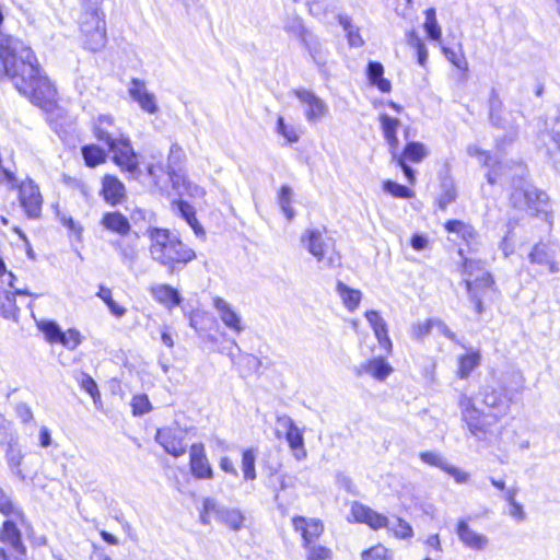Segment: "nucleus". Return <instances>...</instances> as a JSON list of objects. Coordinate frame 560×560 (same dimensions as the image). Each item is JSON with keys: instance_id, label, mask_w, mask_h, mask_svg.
<instances>
[{"instance_id": "f257e3e1", "label": "nucleus", "mask_w": 560, "mask_h": 560, "mask_svg": "<svg viewBox=\"0 0 560 560\" xmlns=\"http://www.w3.org/2000/svg\"><path fill=\"white\" fill-rule=\"evenodd\" d=\"M0 66L15 89L34 105L46 112L55 108L57 90L42 72L31 47L16 38L8 37L0 43Z\"/></svg>"}, {"instance_id": "f03ea898", "label": "nucleus", "mask_w": 560, "mask_h": 560, "mask_svg": "<svg viewBox=\"0 0 560 560\" xmlns=\"http://www.w3.org/2000/svg\"><path fill=\"white\" fill-rule=\"evenodd\" d=\"M149 252L152 260L165 267L170 273L196 258L195 250L166 229L151 231Z\"/></svg>"}, {"instance_id": "7ed1b4c3", "label": "nucleus", "mask_w": 560, "mask_h": 560, "mask_svg": "<svg viewBox=\"0 0 560 560\" xmlns=\"http://www.w3.org/2000/svg\"><path fill=\"white\" fill-rule=\"evenodd\" d=\"M458 407L467 430L478 441H489L500 433L498 424L501 418L499 413L478 409L472 398L466 394H460Z\"/></svg>"}, {"instance_id": "20e7f679", "label": "nucleus", "mask_w": 560, "mask_h": 560, "mask_svg": "<svg viewBox=\"0 0 560 560\" xmlns=\"http://www.w3.org/2000/svg\"><path fill=\"white\" fill-rule=\"evenodd\" d=\"M351 515L354 521L365 523L373 529L387 528L396 538L409 539L413 536L411 525L400 517L390 521L383 514H380L366 505L353 503L351 506Z\"/></svg>"}, {"instance_id": "39448f33", "label": "nucleus", "mask_w": 560, "mask_h": 560, "mask_svg": "<svg viewBox=\"0 0 560 560\" xmlns=\"http://www.w3.org/2000/svg\"><path fill=\"white\" fill-rule=\"evenodd\" d=\"M2 174L10 189L19 188V200L26 215L30 219H37L40 215L43 205L38 186L32 179L18 185L14 173L9 170H2Z\"/></svg>"}, {"instance_id": "423d86ee", "label": "nucleus", "mask_w": 560, "mask_h": 560, "mask_svg": "<svg viewBox=\"0 0 560 560\" xmlns=\"http://www.w3.org/2000/svg\"><path fill=\"white\" fill-rule=\"evenodd\" d=\"M113 153V162L131 178H139L141 171L139 168L138 154L135 152L130 139L126 136L121 140L108 147Z\"/></svg>"}, {"instance_id": "0eeeda50", "label": "nucleus", "mask_w": 560, "mask_h": 560, "mask_svg": "<svg viewBox=\"0 0 560 560\" xmlns=\"http://www.w3.org/2000/svg\"><path fill=\"white\" fill-rule=\"evenodd\" d=\"M301 243L313 255L318 262L332 267L335 259L330 256L326 259V255L331 248L330 240L324 235L319 229H308L301 236Z\"/></svg>"}, {"instance_id": "6e6552de", "label": "nucleus", "mask_w": 560, "mask_h": 560, "mask_svg": "<svg viewBox=\"0 0 560 560\" xmlns=\"http://www.w3.org/2000/svg\"><path fill=\"white\" fill-rule=\"evenodd\" d=\"M81 31L85 36L84 45L92 51H98L106 45L105 21L101 14L83 15L80 22Z\"/></svg>"}, {"instance_id": "1a4fd4ad", "label": "nucleus", "mask_w": 560, "mask_h": 560, "mask_svg": "<svg viewBox=\"0 0 560 560\" xmlns=\"http://www.w3.org/2000/svg\"><path fill=\"white\" fill-rule=\"evenodd\" d=\"M511 200L516 208H527L536 213H547V194L533 186L515 189L511 195Z\"/></svg>"}, {"instance_id": "9d476101", "label": "nucleus", "mask_w": 560, "mask_h": 560, "mask_svg": "<svg viewBox=\"0 0 560 560\" xmlns=\"http://www.w3.org/2000/svg\"><path fill=\"white\" fill-rule=\"evenodd\" d=\"M293 93L304 107V116L307 122L316 124L328 115V105L313 91L300 88L295 89Z\"/></svg>"}, {"instance_id": "9b49d317", "label": "nucleus", "mask_w": 560, "mask_h": 560, "mask_svg": "<svg viewBox=\"0 0 560 560\" xmlns=\"http://www.w3.org/2000/svg\"><path fill=\"white\" fill-rule=\"evenodd\" d=\"M185 435L186 431L179 427H165L156 431L155 441L166 453L179 457L187 451V444L184 442Z\"/></svg>"}, {"instance_id": "f8f14e48", "label": "nucleus", "mask_w": 560, "mask_h": 560, "mask_svg": "<svg viewBox=\"0 0 560 560\" xmlns=\"http://www.w3.org/2000/svg\"><path fill=\"white\" fill-rule=\"evenodd\" d=\"M540 142L547 148V154L556 171L560 172V115L550 122L539 135Z\"/></svg>"}, {"instance_id": "ddd939ff", "label": "nucleus", "mask_w": 560, "mask_h": 560, "mask_svg": "<svg viewBox=\"0 0 560 560\" xmlns=\"http://www.w3.org/2000/svg\"><path fill=\"white\" fill-rule=\"evenodd\" d=\"M306 49L311 60L316 66L318 72L327 79L330 73L329 57L330 52L325 44L315 35L307 37L302 44Z\"/></svg>"}, {"instance_id": "4468645a", "label": "nucleus", "mask_w": 560, "mask_h": 560, "mask_svg": "<svg viewBox=\"0 0 560 560\" xmlns=\"http://www.w3.org/2000/svg\"><path fill=\"white\" fill-rule=\"evenodd\" d=\"M213 307L223 325L232 332L240 335L245 330V324L236 308L220 296L213 298Z\"/></svg>"}, {"instance_id": "2eb2a0df", "label": "nucleus", "mask_w": 560, "mask_h": 560, "mask_svg": "<svg viewBox=\"0 0 560 560\" xmlns=\"http://www.w3.org/2000/svg\"><path fill=\"white\" fill-rule=\"evenodd\" d=\"M277 422L287 430L285 440L293 452L294 458L298 460L304 459L306 457V450L304 447L303 432L288 415L278 416Z\"/></svg>"}, {"instance_id": "dca6fc26", "label": "nucleus", "mask_w": 560, "mask_h": 560, "mask_svg": "<svg viewBox=\"0 0 560 560\" xmlns=\"http://www.w3.org/2000/svg\"><path fill=\"white\" fill-rule=\"evenodd\" d=\"M93 132L95 138L104 142L107 147L126 137L120 128L116 126L114 118L109 115H101L97 117L94 122Z\"/></svg>"}, {"instance_id": "f3484780", "label": "nucleus", "mask_w": 560, "mask_h": 560, "mask_svg": "<svg viewBox=\"0 0 560 560\" xmlns=\"http://www.w3.org/2000/svg\"><path fill=\"white\" fill-rule=\"evenodd\" d=\"M189 458L190 471L194 477L198 479L212 478L213 470L201 443H195L190 446Z\"/></svg>"}, {"instance_id": "a211bd4d", "label": "nucleus", "mask_w": 560, "mask_h": 560, "mask_svg": "<svg viewBox=\"0 0 560 560\" xmlns=\"http://www.w3.org/2000/svg\"><path fill=\"white\" fill-rule=\"evenodd\" d=\"M420 458L423 463H425L430 466L440 468L441 470L447 472L458 483H465L468 480L467 472L448 464L447 460L445 459V457L443 455H441L440 453L422 452V453H420Z\"/></svg>"}, {"instance_id": "6ab92c4d", "label": "nucleus", "mask_w": 560, "mask_h": 560, "mask_svg": "<svg viewBox=\"0 0 560 560\" xmlns=\"http://www.w3.org/2000/svg\"><path fill=\"white\" fill-rule=\"evenodd\" d=\"M365 318L371 325L380 346L386 351V353H392L393 343L388 336L387 324L384 318L376 311H368L365 313Z\"/></svg>"}, {"instance_id": "aec40b11", "label": "nucleus", "mask_w": 560, "mask_h": 560, "mask_svg": "<svg viewBox=\"0 0 560 560\" xmlns=\"http://www.w3.org/2000/svg\"><path fill=\"white\" fill-rule=\"evenodd\" d=\"M295 530L301 532L303 546L314 542L323 533L324 526L319 520L298 516L293 518Z\"/></svg>"}, {"instance_id": "412c9836", "label": "nucleus", "mask_w": 560, "mask_h": 560, "mask_svg": "<svg viewBox=\"0 0 560 560\" xmlns=\"http://www.w3.org/2000/svg\"><path fill=\"white\" fill-rule=\"evenodd\" d=\"M480 395L482 396L483 405L491 410L490 412L499 413L500 418L508 412L510 405L504 398L502 388L486 386Z\"/></svg>"}, {"instance_id": "4be33fe9", "label": "nucleus", "mask_w": 560, "mask_h": 560, "mask_svg": "<svg viewBox=\"0 0 560 560\" xmlns=\"http://www.w3.org/2000/svg\"><path fill=\"white\" fill-rule=\"evenodd\" d=\"M138 233L132 240L112 241L110 245L119 253L120 260L128 268H132L139 258Z\"/></svg>"}, {"instance_id": "5701e85b", "label": "nucleus", "mask_w": 560, "mask_h": 560, "mask_svg": "<svg viewBox=\"0 0 560 560\" xmlns=\"http://www.w3.org/2000/svg\"><path fill=\"white\" fill-rule=\"evenodd\" d=\"M532 264L546 266L551 273L559 271L558 264L555 260V252L547 243H537L528 254Z\"/></svg>"}, {"instance_id": "b1692460", "label": "nucleus", "mask_w": 560, "mask_h": 560, "mask_svg": "<svg viewBox=\"0 0 560 560\" xmlns=\"http://www.w3.org/2000/svg\"><path fill=\"white\" fill-rule=\"evenodd\" d=\"M444 226L447 232L455 233L458 236H460L463 241L466 243L469 250H478V234L470 224H467L459 220H448Z\"/></svg>"}, {"instance_id": "393cba45", "label": "nucleus", "mask_w": 560, "mask_h": 560, "mask_svg": "<svg viewBox=\"0 0 560 560\" xmlns=\"http://www.w3.org/2000/svg\"><path fill=\"white\" fill-rule=\"evenodd\" d=\"M392 372L393 368L383 358H374L355 368L358 376L369 374L378 381H384Z\"/></svg>"}, {"instance_id": "a878e982", "label": "nucleus", "mask_w": 560, "mask_h": 560, "mask_svg": "<svg viewBox=\"0 0 560 560\" xmlns=\"http://www.w3.org/2000/svg\"><path fill=\"white\" fill-rule=\"evenodd\" d=\"M130 220L132 224L138 229L136 233L138 235L140 233L147 234L149 238H151L152 230H161L160 228L154 226L156 223V218L154 212L143 209V208H135L130 212Z\"/></svg>"}, {"instance_id": "bb28decb", "label": "nucleus", "mask_w": 560, "mask_h": 560, "mask_svg": "<svg viewBox=\"0 0 560 560\" xmlns=\"http://www.w3.org/2000/svg\"><path fill=\"white\" fill-rule=\"evenodd\" d=\"M459 540L467 547L472 549H483L488 544L485 535L474 532L466 520H460L456 527Z\"/></svg>"}, {"instance_id": "cd10ccee", "label": "nucleus", "mask_w": 560, "mask_h": 560, "mask_svg": "<svg viewBox=\"0 0 560 560\" xmlns=\"http://www.w3.org/2000/svg\"><path fill=\"white\" fill-rule=\"evenodd\" d=\"M102 194L108 203L115 206L119 203L125 196V185L117 177L106 175L102 182Z\"/></svg>"}, {"instance_id": "c85d7f7f", "label": "nucleus", "mask_w": 560, "mask_h": 560, "mask_svg": "<svg viewBox=\"0 0 560 560\" xmlns=\"http://www.w3.org/2000/svg\"><path fill=\"white\" fill-rule=\"evenodd\" d=\"M4 444L7 445L4 450L5 460L9 467L11 468L13 474L21 476L20 466L24 458V454L22 452L21 445L19 444V439L16 434L9 435L8 440L4 441Z\"/></svg>"}, {"instance_id": "c756f323", "label": "nucleus", "mask_w": 560, "mask_h": 560, "mask_svg": "<svg viewBox=\"0 0 560 560\" xmlns=\"http://www.w3.org/2000/svg\"><path fill=\"white\" fill-rule=\"evenodd\" d=\"M390 153L393 160H402L412 163H420L428 156L425 145L417 141L408 142L399 154L397 153V150H393Z\"/></svg>"}, {"instance_id": "7c9ffc66", "label": "nucleus", "mask_w": 560, "mask_h": 560, "mask_svg": "<svg viewBox=\"0 0 560 560\" xmlns=\"http://www.w3.org/2000/svg\"><path fill=\"white\" fill-rule=\"evenodd\" d=\"M102 225L121 236L127 235L130 231L129 220L118 211L106 212L102 218Z\"/></svg>"}, {"instance_id": "2f4dec72", "label": "nucleus", "mask_w": 560, "mask_h": 560, "mask_svg": "<svg viewBox=\"0 0 560 560\" xmlns=\"http://www.w3.org/2000/svg\"><path fill=\"white\" fill-rule=\"evenodd\" d=\"M152 296L160 303L172 308L173 306L179 305L182 298L178 291L168 284H156L151 288Z\"/></svg>"}, {"instance_id": "473e14b6", "label": "nucleus", "mask_w": 560, "mask_h": 560, "mask_svg": "<svg viewBox=\"0 0 560 560\" xmlns=\"http://www.w3.org/2000/svg\"><path fill=\"white\" fill-rule=\"evenodd\" d=\"M0 538L3 542L10 545L14 551L24 555L25 547L22 544L21 533L13 521H5L2 526Z\"/></svg>"}, {"instance_id": "72a5a7b5", "label": "nucleus", "mask_w": 560, "mask_h": 560, "mask_svg": "<svg viewBox=\"0 0 560 560\" xmlns=\"http://www.w3.org/2000/svg\"><path fill=\"white\" fill-rule=\"evenodd\" d=\"M380 122H381L384 138H385L387 144L389 145L390 152L393 150H397V147H398L397 129L400 125L399 119L390 117L387 114H381Z\"/></svg>"}, {"instance_id": "f704fd0d", "label": "nucleus", "mask_w": 560, "mask_h": 560, "mask_svg": "<svg viewBox=\"0 0 560 560\" xmlns=\"http://www.w3.org/2000/svg\"><path fill=\"white\" fill-rule=\"evenodd\" d=\"M384 67L378 61H370L366 67V75L372 85L376 86L381 92L387 93L392 89L389 80L383 77Z\"/></svg>"}, {"instance_id": "c9c22d12", "label": "nucleus", "mask_w": 560, "mask_h": 560, "mask_svg": "<svg viewBox=\"0 0 560 560\" xmlns=\"http://www.w3.org/2000/svg\"><path fill=\"white\" fill-rule=\"evenodd\" d=\"M283 30L290 36L299 39L301 44L313 35V33L305 27L303 20L295 14L287 16L283 22Z\"/></svg>"}, {"instance_id": "e433bc0d", "label": "nucleus", "mask_w": 560, "mask_h": 560, "mask_svg": "<svg viewBox=\"0 0 560 560\" xmlns=\"http://www.w3.org/2000/svg\"><path fill=\"white\" fill-rule=\"evenodd\" d=\"M481 354L479 350H471L458 358L457 375L459 378H467L470 373L480 365Z\"/></svg>"}, {"instance_id": "4c0bfd02", "label": "nucleus", "mask_w": 560, "mask_h": 560, "mask_svg": "<svg viewBox=\"0 0 560 560\" xmlns=\"http://www.w3.org/2000/svg\"><path fill=\"white\" fill-rule=\"evenodd\" d=\"M81 153L84 160V163L89 167H95L100 164L105 163L107 154L97 144H86L81 149Z\"/></svg>"}, {"instance_id": "58836bf2", "label": "nucleus", "mask_w": 560, "mask_h": 560, "mask_svg": "<svg viewBox=\"0 0 560 560\" xmlns=\"http://www.w3.org/2000/svg\"><path fill=\"white\" fill-rule=\"evenodd\" d=\"M19 307L12 292L0 291V316L5 319H18Z\"/></svg>"}, {"instance_id": "ea45409f", "label": "nucleus", "mask_w": 560, "mask_h": 560, "mask_svg": "<svg viewBox=\"0 0 560 560\" xmlns=\"http://www.w3.org/2000/svg\"><path fill=\"white\" fill-rule=\"evenodd\" d=\"M338 21L346 33L349 45L355 48L362 47L364 40L360 34L359 27L352 24L351 19L348 15H339Z\"/></svg>"}, {"instance_id": "a19ab883", "label": "nucleus", "mask_w": 560, "mask_h": 560, "mask_svg": "<svg viewBox=\"0 0 560 560\" xmlns=\"http://www.w3.org/2000/svg\"><path fill=\"white\" fill-rule=\"evenodd\" d=\"M337 292H338L339 296L341 298L343 305L349 311L352 312L359 306L361 298H362L361 291L351 289L348 285H346L345 283L339 281L337 283Z\"/></svg>"}, {"instance_id": "79ce46f5", "label": "nucleus", "mask_w": 560, "mask_h": 560, "mask_svg": "<svg viewBox=\"0 0 560 560\" xmlns=\"http://www.w3.org/2000/svg\"><path fill=\"white\" fill-rule=\"evenodd\" d=\"M224 506L220 505L214 499L206 498L199 509V521L202 525H210L211 516L218 521Z\"/></svg>"}, {"instance_id": "37998d69", "label": "nucleus", "mask_w": 560, "mask_h": 560, "mask_svg": "<svg viewBox=\"0 0 560 560\" xmlns=\"http://www.w3.org/2000/svg\"><path fill=\"white\" fill-rule=\"evenodd\" d=\"M504 499L506 502L504 512L517 523L524 522L526 520V513L523 504L516 500L515 492H506Z\"/></svg>"}, {"instance_id": "c03bdc74", "label": "nucleus", "mask_w": 560, "mask_h": 560, "mask_svg": "<svg viewBox=\"0 0 560 560\" xmlns=\"http://www.w3.org/2000/svg\"><path fill=\"white\" fill-rule=\"evenodd\" d=\"M457 191L455 184L451 177H444L441 180V194L439 197V206L445 209L448 205L455 201Z\"/></svg>"}, {"instance_id": "a18cd8bd", "label": "nucleus", "mask_w": 560, "mask_h": 560, "mask_svg": "<svg viewBox=\"0 0 560 560\" xmlns=\"http://www.w3.org/2000/svg\"><path fill=\"white\" fill-rule=\"evenodd\" d=\"M176 208L180 213L182 218L189 224V226L194 230L197 235L203 234V230L201 225L198 223L196 218L195 209L186 201H178L176 203Z\"/></svg>"}, {"instance_id": "49530a36", "label": "nucleus", "mask_w": 560, "mask_h": 560, "mask_svg": "<svg viewBox=\"0 0 560 560\" xmlns=\"http://www.w3.org/2000/svg\"><path fill=\"white\" fill-rule=\"evenodd\" d=\"M183 155V149L177 143H173L170 149L168 165L166 171L167 178L172 182L173 186H177L180 178V175L175 173L173 164L178 163Z\"/></svg>"}, {"instance_id": "de8ad7c7", "label": "nucleus", "mask_w": 560, "mask_h": 560, "mask_svg": "<svg viewBox=\"0 0 560 560\" xmlns=\"http://www.w3.org/2000/svg\"><path fill=\"white\" fill-rule=\"evenodd\" d=\"M218 522L223 523L233 530H240L243 526L244 516L238 510L223 508Z\"/></svg>"}, {"instance_id": "09e8293b", "label": "nucleus", "mask_w": 560, "mask_h": 560, "mask_svg": "<svg viewBox=\"0 0 560 560\" xmlns=\"http://www.w3.org/2000/svg\"><path fill=\"white\" fill-rule=\"evenodd\" d=\"M256 451L247 448L242 454V471L245 480H254L256 478L255 470Z\"/></svg>"}, {"instance_id": "8fccbe9b", "label": "nucleus", "mask_w": 560, "mask_h": 560, "mask_svg": "<svg viewBox=\"0 0 560 560\" xmlns=\"http://www.w3.org/2000/svg\"><path fill=\"white\" fill-rule=\"evenodd\" d=\"M424 31L432 40H440L442 36L441 27L436 21L435 9L430 8L425 11Z\"/></svg>"}, {"instance_id": "3c124183", "label": "nucleus", "mask_w": 560, "mask_h": 560, "mask_svg": "<svg viewBox=\"0 0 560 560\" xmlns=\"http://www.w3.org/2000/svg\"><path fill=\"white\" fill-rule=\"evenodd\" d=\"M383 189L387 194L401 199H410L415 195L413 191L407 186H404L390 179H387L383 183Z\"/></svg>"}, {"instance_id": "603ef678", "label": "nucleus", "mask_w": 560, "mask_h": 560, "mask_svg": "<svg viewBox=\"0 0 560 560\" xmlns=\"http://www.w3.org/2000/svg\"><path fill=\"white\" fill-rule=\"evenodd\" d=\"M291 198L292 189L289 186L283 185L279 191L278 202L282 212L284 213L289 221H291L294 218V211L291 207Z\"/></svg>"}, {"instance_id": "864d4df0", "label": "nucleus", "mask_w": 560, "mask_h": 560, "mask_svg": "<svg viewBox=\"0 0 560 560\" xmlns=\"http://www.w3.org/2000/svg\"><path fill=\"white\" fill-rule=\"evenodd\" d=\"M40 331L50 343H59L62 330L60 326L52 320H44L38 325Z\"/></svg>"}, {"instance_id": "5fc2aeb1", "label": "nucleus", "mask_w": 560, "mask_h": 560, "mask_svg": "<svg viewBox=\"0 0 560 560\" xmlns=\"http://www.w3.org/2000/svg\"><path fill=\"white\" fill-rule=\"evenodd\" d=\"M0 512L5 516L23 518V512L12 502L5 492H0Z\"/></svg>"}, {"instance_id": "6e6d98bb", "label": "nucleus", "mask_w": 560, "mask_h": 560, "mask_svg": "<svg viewBox=\"0 0 560 560\" xmlns=\"http://www.w3.org/2000/svg\"><path fill=\"white\" fill-rule=\"evenodd\" d=\"M178 190L179 194H187L194 198H200L205 195V190L180 175L179 183L177 186H173Z\"/></svg>"}, {"instance_id": "4d7b16f0", "label": "nucleus", "mask_w": 560, "mask_h": 560, "mask_svg": "<svg viewBox=\"0 0 560 560\" xmlns=\"http://www.w3.org/2000/svg\"><path fill=\"white\" fill-rule=\"evenodd\" d=\"M433 329V318H429L425 322H418L411 326L410 336L415 340H422L424 337L430 335Z\"/></svg>"}, {"instance_id": "13d9d810", "label": "nucleus", "mask_w": 560, "mask_h": 560, "mask_svg": "<svg viewBox=\"0 0 560 560\" xmlns=\"http://www.w3.org/2000/svg\"><path fill=\"white\" fill-rule=\"evenodd\" d=\"M136 103L140 106V108L151 115H154L159 112V106L156 103V97L153 93L148 92L137 100H135Z\"/></svg>"}, {"instance_id": "bf43d9fd", "label": "nucleus", "mask_w": 560, "mask_h": 560, "mask_svg": "<svg viewBox=\"0 0 560 560\" xmlns=\"http://www.w3.org/2000/svg\"><path fill=\"white\" fill-rule=\"evenodd\" d=\"M131 407L135 416H143L152 409L149 397L145 394L133 396Z\"/></svg>"}, {"instance_id": "052dcab7", "label": "nucleus", "mask_w": 560, "mask_h": 560, "mask_svg": "<svg viewBox=\"0 0 560 560\" xmlns=\"http://www.w3.org/2000/svg\"><path fill=\"white\" fill-rule=\"evenodd\" d=\"M306 550L307 560H326L330 558V549L324 546L315 545V541L308 546H303Z\"/></svg>"}, {"instance_id": "680f3d73", "label": "nucleus", "mask_w": 560, "mask_h": 560, "mask_svg": "<svg viewBox=\"0 0 560 560\" xmlns=\"http://www.w3.org/2000/svg\"><path fill=\"white\" fill-rule=\"evenodd\" d=\"M59 343L73 350L81 343V334L74 328L62 331Z\"/></svg>"}, {"instance_id": "e2e57ef3", "label": "nucleus", "mask_w": 560, "mask_h": 560, "mask_svg": "<svg viewBox=\"0 0 560 560\" xmlns=\"http://www.w3.org/2000/svg\"><path fill=\"white\" fill-rule=\"evenodd\" d=\"M277 132L281 135L283 138L287 139L290 143H295L299 141V135L295 131V129L291 126H288L284 122V118L282 116H279L277 119Z\"/></svg>"}, {"instance_id": "0e129e2a", "label": "nucleus", "mask_w": 560, "mask_h": 560, "mask_svg": "<svg viewBox=\"0 0 560 560\" xmlns=\"http://www.w3.org/2000/svg\"><path fill=\"white\" fill-rule=\"evenodd\" d=\"M445 58L459 70H467L468 63L462 51H455L451 48L443 47Z\"/></svg>"}, {"instance_id": "69168bd1", "label": "nucleus", "mask_w": 560, "mask_h": 560, "mask_svg": "<svg viewBox=\"0 0 560 560\" xmlns=\"http://www.w3.org/2000/svg\"><path fill=\"white\" fill-rule=\"evenodd\" d=\"M361 558L362 560H389L387 549L381 545L363 551Z\"/></svg>"}, {"instance_id": "338daca9", "label": "nucleus", "mask_w": 560, "mask_h": 560, "mask_svg": "<svg viewBox=\"0 0 560 560\" xmlns=\"http://www.w3.org/2000/svg\"><path fill=\"white\" fill-rule=\"evenodd\" d=\"M148 92L144 81L137 78L131 79L128 85V93L133 101Z\"/></svg>"}, {"instance_id": "774afa93", "label": "nucleus", "mask_w": 560, "mask_h": 560, "mask_svg": "<svg viewBox=\"0 0 560 560\" xmlns=\"http://www.w3.org/2000/svg\"><path fill=\"white\" fill-rule=\"evenodd\" d=\"M474 288V292L485 291L492 288L494 284L493 278L489 272H483L481 277L475 281H470Z\"/></svg>"}]
</instances>
